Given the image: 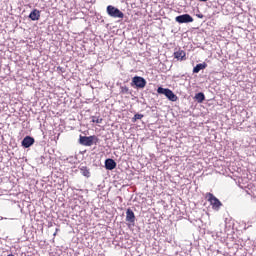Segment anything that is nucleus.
<instances>
[{"label":"nucleus","instance_id":"nucleus-8","mask_svg":"<svg viewBox=\"0 0 256 256\" xmlns=\"http://www.w3.org/2000/svg\"><path fill=\"white\" fill-rule=\"evenodd\" d=\"M40 18L41 12L37 9H34L29 15V19H31V21H39Z\"/></svg>","mask_w":256,"mask_h":256},{"label":"nucleus","instance_id":"nucleus-17","mask_svg":"<svg viewBox=\"0 0 256 256\" xmlns=\"http://www.w3.org/2000/svg\"><path fill=\"white\" fill-rule=\"evenodd\" d=\"M121 93H125L126 95L129 94V88L127 86H122Z\"/></svg>","mask_w":256,"mask_h":256},{"label":"nucleus","instance_id":"nucleus-2","mask_svg":"<svg viewBox=\"0 0 256 256\" xmlns=\"http://www.w3.org/2000/svg\"><path fill=\"white\" fill-rule=\"evenodd\" d=\"M106 11L109 17H113L114 19H123L125 17V14L121 10L112 5L107 6Z\"/></svg>","mask_w":256,"mask_h":256},{"label":"nucleus","instance_id":"nucleus-1","mask_svg":"<svg viewBox=\"0 0 256 256\" xmlns=\"http://www.w3.org/2000/svg\"><path fill=\"white\" fill-rule=\"evenodd\" d=\"M206 199L210 203V205L212 206V209H214V211H219L221 209V207H223V203H221L219 201V199L217 197H215V195H213V193H211V192H208L206 194Z\"/></svg>","mask_w":256,"mask_h":256},{"label":"nucleus","instance_id":"nucleus-13","mask_svg":"<svg viewBox=\"0 0 256 256\" xmlns=\"http://www.w3.org/2000/svg\"><path fill=\"white\" fill-rule=\"evenodd\" d=\"M80 173L84 176V177H91V172L89 171V169L87 168V166H82L80 168Z\"/></svg>","mask_w":256,"mask_h":256},{"label":"nucleus","instance_id":"nucleus-5","mask_svg":"<svg viewBox=\"0 0 256 256\" xmlns=\"http://www.w3.org/2000/svg\"><path fill=\"white\" fill-rule=\"evenodd\" d=\"M176 23H193V18L189 14H182L175 18Z\"/></svg>","mask_w":256,"mask_h":256},{"label":"nucleus","instance_id":"nucleus-18","mask_svg":"<svg viewBox=\"0 0 256 256\" xmlns=\"http://www.w3.org/2000/svg\"><path fill=\"white\" fill-rule=\"evenodd\" d=\"M103 122V119L102 118H95V117H93V119H92V123H102Z\"/></svg>","mask_w":256,"mask_h":256},{"label":"nucleus","instance_id":"nucleus-9","mask_svg":"<svg viewBox=\"0 0 256 256\" xmlns=\"http://www.w3.org/2000/svg\"><path fill=\"white\" fill-rule=\"evenodd\" d=\"M126 221L128 223H133L135 221V213L133 210H131V208H128L126 211Z\"/></svg>","mask_w":256,"mask_h":256},{"label":"nucleus","instance_id":"nucleus-3","mask_svg":"<svg viewBox=\"0 0 256 256\" xmlns=\"http://www.w3.org/2000/svg\"><path fill=\"white\" fill-rule=\"evenodd\" d=\"M147 85V80L141 76H134L132 78L131 87H135L136 89H145Z\"/></svg>","mask_w":256,"mask_h":256},{"label":"nucleus","instance_id":"nucleus-16","mask_svg":"<svg viewBox=\"0 0 256 256\" xmlns=\"http://www.w3.org/2000/svg\"><path fill=\"white\" fill-rule=\"evenodd\" d=\"M143 117V114H135L134 117L132 118L133 123H135V121L141 119Z\"/></svg>","mask_w":256,"mask_h":256},{"label":"nucleus","instance_id":"nucleus-15","mask_svg":"<svg viewBox=\"0 0 256 256\" xmlns=\"http://www.w3.org/2000/svg\"><path fill=\"white\" fill-rule=\"evenodd\" d=\"M167 89L168 88L158 87L157 93H159L160 95H165V93H167Z\"/></svg>","mask_w":256,"mask_h":256},{"label":"nucleus","instance_id":"nucleus-12","mask_svg":"<svg viewBox=\"0 0 256 256\" xmlns=\"http://www.w3.org/2000/svg\"><path fill=\"white\" fill-rule=\"evenodd\" d=\"M202 69H207V63H200L197 64L194 68H193V73H199V71H202Z\"/></svg>","mask_w":256,"mask_h":256},{"label":"nucleus","instance_id":"nucleus-4","mask_svg":"<svg viewBox=\"0 0 256 256\" xmlns=\"http://www.w3.org/2000/svg\"><path fill=\"white\" fill-rule=\"evenodd\" d=\"M97 141V137L95 136H82L80 135L79 143L80 145H84L85 147H91L94 141Z\"/></svg>","mask_w":256,"mask_h":256},{"label":"nucleus","instance_id":"nucleus-6","mask_svg":"<svg viewBox=\"0 0 256 256\" xmlns=\"http://www.w3.org/2000/svg\"><path fill=\"white\" fill-rule=\"evenodd\" d=\"M33 143H35V138H33L31 136H26L22 140V147H25V149H29V147H31V145H33Z\"/></svg>","mask_w":256,"mask_h":256},{"label":"nucleus","instance_id":"nucleus-20","mask_svg":"<svg viewBox=\"0 0 256 256\" xmlns=\"http://www.w3.org/2000/svg\"><path fill=\"white\" fill-rule=\"evenodd\" d=\"M200 1H203V2H205V1H208V0H200Z\"/></svg>","mask_w":256,"mask_h":256},{"label":"nucleus","instance_id":"nucleus-11","mask_svg":"<svg viewBox=\"0 0 256 256\" xmlns=\"http://www.w3.org/2000/svg\"><path fill=\"white\" fill-rule=\"evenodd\" d=\"M186 53L183 50H179L177 52H174L175 59H178V61H183L186 57Z\"/></svg>","mask_w":256,"mask_h":256},{"label":"nucleus","instance_id":"nucleus-10","mask_svg":"<svg viewBox=\"0 0 256 256\" xmlns=\"http://www.w3.org/2000/svg\"><path fill=\"white\" fill-rule=\"evenodd\" d=\"M164 95L169 99V101H177V95H175V93H173L169 88L166 90Z\"/></svg>","mask_w":256,"mask_h":256},{"label":"nucleus","instance_id":"nucleus-14","mask_svg":"<svg viewBox=\"0 0 256 256\" xmlns=\"http://www.w3.org/2000/svg\"><path fill=\"white\" fill-rule=\"evenodd\" d=\"M195 99L198 103H203L205 99V94L203 92H199L195 95Z\"/></svg>","mask_w":256,"mask_h":256},{"label":"nucleus","instance_id":"nucleus-19","mask_svg":"<svg viewBox=\"0 0 256 256\" xmlns=\"http://www.w3.org/2000/svg\"><path fill=\"white\" fill-rule=\"evenodd\" d=\"M196 17H198V19H203L205 16L203 14H197Z\"/></svg>","mask_w":256,"mask_h":256},{"label":"nucleus","instance_id":"nucleus-7","mask_svg":"<svg viewBox=\"0 0 256 256\" xmlns=\"http://www.w3.org/2000/svg\"><path fill=\"white\" fill-rule=\"evenodd\" d=\"M117 167V162L115 160L108 158L105 160V169L108 171H113Z\"/></svg>","mask_w":256,"mask_h":256}]
</instances>
